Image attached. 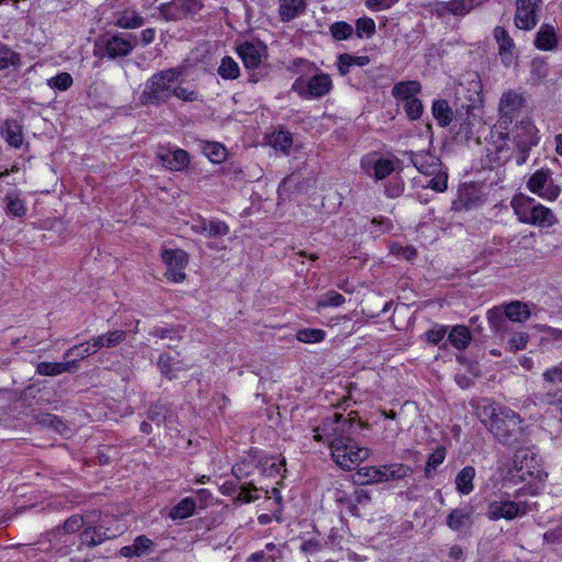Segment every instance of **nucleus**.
Listing matches in <instances>:
<instances>
[{
	"mask_svg": "<svg viewBox=\"0 0 562 562\" xmlns=\"http://www.w3.org/2000/svg\"><path fill=\"white\" fill-rule=\"evenodd\" d=\"M493 37L498 45V55L502 63L509 67L515 59L516 45L507 30L503 26H496L493 30Z\"/></svg>",
	"mask_w": 562,
	"mask_h": 562,
	"instance_id": "obj_19",
	"label": "nucleus"
},
{
	"mask_svg": "<svg viewBox=\"0 0 562 562\" xmlns=\"http://www.w3.org/2000/svg\"><path fill=\"white\" fill-rule=\"evenodd\" d=\"M477 416L499 442L510 446L517 441L521 418L513 409L490 403L479 406Z\"/></svg>",
	"mask_w": 562,
	"mask_h": 562,
	"instance_id": "obj_2",
	"label": "nucleus"
},
{
	"mask_svg": "<svg viewBox=\"0 0 562 562\" xmlns=\"http://www.w3.org/2000/svg\"><path fill=\"white\" fill-rule=\"evenodd\" d=\"M542 379L550 385H553L554 383H562V362L547 369L542 373Z\"/></svg>",
	"mask_w": 562,
	"mask_h": 562,
	"instance_id": "obj_59",
	"label": "nucleus"
},
{
	"mask_svg": "<svg viewBox=\"0 0 562 562\" xmlns=\"http://www.w3.org/2000/svg\"><path fill=\"white\" fill-rule=\"evenodd\" d=\"M351 414L344 417L342 414L335 413L331 417L323 419L314 429V439L328 442L334 462L346 471L356 469L370 456L368 448L360 447L355 441V436L366 427V424L351 417Z\"/></svg>",
	"mask_w": 562,
	"mask_h": 562,
	"instance_id": "obj_1",
	"label": "nucleus"
},
{
	"mask_svg": "<svg viewBox=\"0 0 562 562\" xmlns=\"http://www.w3.org/2000/svg\"><path fill=\"white\" fill-rule=\"evenodd\" d=\"M403 108L409 120H418L423 114L422 101L417 98L403 102Z\"/></svg>",
	"mask_w": 562,
	"mask_h": 562,
	"instance_id": "obj_52",
	"label": "nucleus"
},
{
	"mask_svg": "<svg viewBox=\"0 0 562 562\" xmlns=\"http://www.w3.org/2000/svg\"><path fill=\"white\" fill-rule=\"evenodd\" d=\"M150 335L157 337L159 339H170V340H180L181 336L176 327H154L150 331Z\"/></svg>",
	"mask_w": 562,
	"mask_h": 562,
	"instance_id": "obj_55",
	"label": "nucleus"
},
{
	"mask_svg": "<svg viewBox=\"0 0 562 562\" xmlns=\"http://www.w3.org/2000/svg\"><path fill=\"white\" fill-rule=\"evenodd\" d=\"M471 85L473 86V95L470 97L472 104L467 105L465 116L457 120L459 127L456 131L454 137L458 142L467 143L471 140L475 134L474 127L479 122L476 115L471 112V109L474 108L476 102H481V85L480 81H472Z\"/></svg>",
	"mask_w": 562,
	"mask_h": 562,
	"instance_id": "obj_8",
	"label": "nucleus"
},
{
	"mask_svg": "<svg viewBox=\"0 0 562 562\" xmlns=\"http://www.w3.org/2000/svg\"><path fill=\"white\" fill-rule=\"evenodd\" d=\"M361 169L376 181L383 180L395 170L394 161L389 158L376 157L375 153L364 156L360 161Z\"/></svg>",
	"mask_w": 562,
	"mask_h": 562,
	"instance_id": "obj_13",
	"label": "nucleus"
},
{
	"mask_svg": "<svg viewBox=\"0 0 562 562\" xmlns=\"http://www.w3.org/2000/svg\"><path fill=\"white\" fill-rule=\"evenodd\" d=\"M375 33V22L373 19L363 16L356 21V34L358 37H372Z\"/></svg>",
	"mask_w": 562,
	"mask_h": 562,
	"instance_id": "obj_48",
	"label": "nucleus"
},
{
	"mask_svg": "<svg viewBox=\"0 0 562 562\" xmlns=\"http://www.w3.org/2000/svg\"><path fill=\"white\" fill-rule=\"evenodd\" d=\"M267 465H268V461L262 463L261 461L257 460L256 456L249 454L248 458L244 459L241 462L236 463L232 468V474L237 480L240 481L245 477H248L251 474L252 469L255 467H262L263 472L268 471L269 475H274V474L279 473L280 465L277 464L276 462H272L271 464H269L268 468H267Z\"/></svg>",
	"mask_w": 562,
	"mask_h": 562,
	"instance_id": "obj_18",
	"label": "nucleus"
},
{
	"mask_svg": "<svg viewBox=\"0 0 562 562\" xmlns=\"http://www.w3.org/2000/svg\"><path fill=\"white\" fill-rule=\"evenodd\" d=\"M41 423L47 425L48 427L53 428L55 431L59 434H63L67 429L66 424L55 415H45L42 418Z\"/></svg>",
	"mask_w": 562,
	"mask_h": 562,
	"instance_id": "obj_63",
	"label": "nucleus"
},
{
	"mask_svg": "<svg viewBox=\"0 0 562 562\" xmlns=\"http://www.w3.org/2000/svg\"><path fill=\"white\" fill-rule=\"evenodd\" d=\"M132 544L134 546V548L139 557H142L144 554H148L149 552L153 551V548H154L153 540L143 535L136 537Z\"/></svg>",
	"mask_w": 562,
	"mask_h": 562,
	"instance_id": "obj_60",
	"label": "nucleus"
},
{
	"mask_svg": "<svg viewBox=\"0 0 562 562\" xmlns=\"http://www.w3.org/2000/svg\"><path fill=\"white\" fill-rule=\"evenodd\" d=\"M157 366L161 372L162 375H165L167 379L172 380L176 378L177 372L182 370V362L175 360L173 357H171L167 352L160 353L158 358Z\"/></svg>",
	"mask_w": 562,
	"mask_h": 562,
	"instance_id": "obj_33",
	"label": "nucleus"
},
{
	"mask_svg": "<svg viewBox=\"0 0 562 562\" xmlns=\"http://www.w3.org/2000/svg\"><path fill=\"white\" fill-rule=\"evenodd\" d=\"M217 74L225 80H234L239 77L240 68L239 65L231 56H225L221 60V65L217 68Z\"/></svg>",
	"mask_w": 562,
	"mask_h": 562,
	"instance_id": "obj_41",
	"label": "nucleus"
},
{
	"mask_svg": "<svg viewBox=\"0 0 562 562\" xmlns=\"http://www.w3.org/2000/svg\"><path fill=\"white\" fill-rule=\"evenodd\" d=\"M473 510L470 507H460L452 509L447 516L446 524L452 531H462L472 526Z\"/></svg>",
	"mask_w": 562,
	"mask_h": 562,
	"instance_id": "obj_22",
	"label": "nucleus"
},
{
	"mask_svg": "<svg viewBox=\"0 0 562 562\" xmlns=\"http://www.w3.org/2000/svg\"><path fill=\"white\" fill-rule=\"evenodd\" d=\"M92 355H94V353H93V351H91L90 344L83 342V344L75 345V346L70 347L69 349H67L64 353V358L68 359L70 357H75L79 361V360H83L85 358L92 356Z\"/></svg>",
	"mask_w": 562,
	"mask_h": 562,
	"instance_id": "obj_50",
	"label": "nucleus"
},
{
	"mask_svg": "<svg viewBox=\"0 0 562 562\" xmlns=\"http://www.w3.org/2000/svg\"><path fill=\"white\" fill-rule=\"evenodd\" d=\"M404 187V181L401 178L392 179L386 183L384 193L387 198L395 199L402 195Z\"/></svg>",
	"mask_w": 562,
	"mask_h": 562,
	"instance_id": "obj_57",
	"label": "nucleus"
},
{
	"mask_svg": "<svg viewBox=\"0 0 562 562\" xmlns=\"http://www.w3.org/2000/svg\"><path fill=\"white\" fill-rule=\"evenodd\" d=\"M358 476L362 479V484L382 483L381 465L380 467H363L357 472Z\"/></svg>",
	"mask_w": 562,
	"mask_h": 562,
	"instance_id": "obj_46",
	"label": "nucleus"
},
{
	"mask_svg": "<svg viewBox=\"0 0 562 562\" xmlns=\"http://www.w3.org/2000/svg\"><path fill=\"white\" fill-rule=\"evenodd\" d=\"M72 85V77L68 72H60L48 80V86L60 91L69 89Z\"/></svg>",
	"mask_w": 562,
	"mask_h": 562,
	"instance_id": "obj_53",
	"label": "nucleus"
},
{
	"mask_svg": "<svg viewBox=\"0 0 562 562\" xmlns=\"http://www.w3.org/2000/svg\"><path fill=\"white\" fill-rule=\"evenodd\" d=\"M533 396L541 405H555L558 402H562V389L550 386L543 392L535 393Z\"/></svg>",
	"mask_w": 562,
	"mask_h": 562,
	"instance_id": "obj_44",
	"label": "nucleus"
},
{
	"mask_svg": "<svg viewBox=\"0 0 562 562\" xmlns=\"http://www.w3.org/2000/svg\"><path fill=\"white\" fill-rule=\"evenodd\" d=\"M476 471L473 467H464L456 476V488L460 494L468 495L473 488V480Z\"/></svg>",
	"mask_w": 562,
	"mask_h": 562,
	"instance_id": "obj_29",
	"label": "nucleus"
},
{
	"mask_svg": "<svg viewBox=\"0 0 562 562\" xmlns=\"http://www.w3.org/2000/svg\"><path fill=\"white\" fill-rule=\"evenodd\" d=\"M490 326L495 333L503 334L507 331L509 319L502 307H493L487 312Z\"/></svg>",
	"mask_w": 562,
	"mask_h": 562,
	"instance_id": "obj_36",
	"label": "nucleus"
},
{
	"mask_svg": "<svg viewBox=\"0 0 562 562\" xmlns=\"http://www.w3.org/2000/svg\"><path fill=\"white\" fill-rule=\"evenodd\" d=\"M304 0H280L279 13L283 22L296 18L305 9Z\"/></svg>",
	"mask_w": 562,
	"mask_h": 562,
	"instance_id": "obj_31",
	"label": "nucleus"
},
{
	"mask_svg": "<svg viewBox=\"0 0 562 562\" xmlns=\"http://www.w3.org/2000/svg\"><path fill=\"white\" fill-rule=\"evenodd\" d=\"M446 448L443 446H439L436 450L428 457L425 467V476L427 479H431L435 475L437 467H439L446 459Z\"/></svg>",
	"mask_w": 562,
	"mask_h": 562,
	"instance_id": "obj_42",
	"label": "nucleus"
},
{
	"mask_svg": "<svg viewBox=\"0 0 562 562\" xmlns=\"http://www.w3.org/2000/svg\"><path fill=\"white\" fill-rule=\"evenodd\" d=\"M537 133L538 130L530 122L521 123V126L517 130L514 137L516 146L521 154L518 164H524L531 147L538 144Z\"/></svg>",
	"mask_w": 562,
	"mask_h": 562,
	"instance_id": "obj_16",
	"label": "nucleus"
},
{
	"mask_svg": "<svg viewBox=\"0 0 562 562\" xmlns=\"http://www.w3.org/2000/svg\"><path fill=\"white\" fill-rule=\"evenodd\" d=\"M524 104L525 99L521 93L512 89L505 91L498 103L502 123H512L516 113L524 106Z\"/></svg>",
	"mask_w": 562,
	"mask_h": 562,
	"instance_id": "obj_15",
	"label": "nucleus"
},
{
	"mask_svg": "<svg viewBox=\"0 0 562 562\" xmlns=\"http://www.w3.org/2000/svg\"><path fill=\"white\" fill-rule=\"evenodd\" d=\"M413 469L409 465L403 463H392L381 465L382 482L400 481L407 476H411Z\"/></svg>",
	"mask_w": 562,
	"mask_h": 562,
	"instance_id": "obj_26",
	"label": "nucleus"
},
{
	"mask_svg": "<svg viewBox=\"0 0 562 562\" xmlns=\"http://www.w3.org/2000/svg\"><path fill=\"white\" fill-rule=\"evenodd\" d=\"M161 260L167 266L165 276L167 279L179 283L186 279L184 269L189 262L188 254L179 248L161 250Z\"/></svg>",
	"mask_w": 562,
	"mask_h": 562,
	"instance_id": "obj_9",
	"label": "nucleus"
},
{
	"mask_svg": "<svg viewBox=\"0 0 562 562\" xmlns=\"http://www.w3.org/2000/svg\"><path fill=\"white\" fill-rule=\"evenodd\" d=\"M80 546L95 547L104 542L109 537L101 527H87L79 536Z\"/></svg>",
	"mask_w": 562,
	"mask_h": 562,
	"instance_id": "obj_34",
	"label": "nucleus"
},
{
	"mask_svg": "<svg viewBox=\"0 0 562 562\" xmlns=\"http://www.w3.org/2000/svg\"><path fill=\"white\" fill-rule=\"evenodd\" d=\"M202 151L214 164L223 162L227 156L226 148L216 142H205Z\"/></svg>",
	"mask_w": 562,
	"mask_h": 562,
	"instance_id": "obj_40",
	"label": "nucleus"
},
{
	"mask_svg": "<svg viewBox=\"0 0 562 562\" xmlns=\"http://www.w3.org/2000/svg\"><path fill=\"white\" fill-rule=\"evenodd\" d=\"M156 158L166 169L171 171H182L190 162L189 153L180 148L175 150L160 148Z\"/></svg>",
	"mask_w": 562,
	"mask_h": 562,
	"instance_id": "obj_17",
	"label": "nucleus"
},
{
	"mask_svg": "<svg viewBox=\"0 0 562 562\" xmlns=\"http://www.w3.org/2000/svg\"><path fill=\"white\" fill-rule=\"evenodd\" d=\"M181 71L178 68H169L155 72L147 79L139 95V102L146 106H159L171 98L173 83L177 82Z\"/></svg>",
	"mask_w": 562,
	"mask_h": 562,
	"instance_id": "obj_3",
	"label": "nucleus"
},
{
	"mask_svg": "<svg viewBox=\"0 0 562 562\" xmlns=\"http://www.w3.org/2000/svg\"><path fill=\"white\" fill-rule=\"evenodd\" d=\"M333 88L329 75L318 74L313 76L304 86L301 78L296 79L292 89L305 99H317L327 94Z\"/></svg>",
	"mask_w": 562,
	"mask_h": 562,
	"instance_id": "obj_10",
	"label": "nucleus"
},
{
	"mask_svg": "<svg viewBox=\"0 0 562 562\" xmlns=\"http://www.w3.org/2000/svg\"><path fill=\"white\" fill-rule=\"evenodd\" d=\"M36 373L44 376H55L61 374L60 362L42 361L36 366Z\"/></svg>",
	"mask_w": 562,
	"mask_h": 562,
	"instance_id": "obj_54",
	"label": "nucleus"
},
{
	"mask_svg": "<svg viewBox=\"0 0 562 562\" xmlns=\"http://www.w3.org/2000/svg\"><path fill=\"white\" fill-rule=\"evenodd\" d=\"M5 210L7 213L15 216V217H22L26 213V207L24 205V202L14 193H9L5 196Z\"/></svg>",
	"mask_w": 562,
	"mask_h": 562,
	"instance_id": "obj_45",
	"label": "nucleus"
},
{
	"mask_svg": "<svg viewBox=\"0 0 562 562\" xmlns=\"http://www.w3.org/2000/svg\"><path fill=\"white\" fill-rule=\"evenodd\" d=\"M172 417V412L170 406L161 401H157L154 405H151L147 412V418L151 422H155L158 426L160 423H168Z\"/></svg>",
	"mask_w": 562,
	"mask_h": 562,
	"instance_id": "obj_35",
	"label": "nucleus"
},
{
	"mask_svg": "<svg viewBox=\"0 0 562 562\" xmlns=\"http://www.w3.org/2000/svg\"><path fill=\"white\" fill-rule=\"evenodd\" d=\"M85 525L83 517L81 515H72L63 525V530L66 533H74L78 531Z\"/></svg>",
	"mask_w": 562,
	"mask_h": 562,
	"instance_id": "obj_62",
	"label": "nucleus"
},
{
	"mask_svg": "<svg viewBox=\"0 0 562 562\" xmlns=\"http://www.w3.org/2000/svg\"><path fill=\"white\" fill-rule=\"evenodd\" d=\"M472 339L469 328L464 325H456L448 334V340L458 350L465 349Z\"/></svg>",
	"mask_w": 562,
	"mask_h": 562,
	"instance_id": "obj_30",
	"label": "nucleus"
},
{
	"mask_svg": "<svg viewBox=\"0 0 562 562\" xmlns=\"http://www.w3.org/2000/svg\"><path fill=\"white\" fill-rule=\"evenodd\" d=\"M447 326L436 324L432 328L425 333V336L428 342L438 345L447 335Z\"/></svg>",
	"mask_w": 562,
	"mask_h": 562,
	"instance_id": "obj_56",
	"label": "nucleus"
},
{
	"mask_svg": "<svg viewBox=\"0 0 562 562\" xmlns=\"http://www.w3.org/2000/svg\"><path fill=\"white\" fill-rule=\"evenodd\" d=\"M195 510V501L192 497L182 498L169 513V517L173 520L184 519L193 515Z\"/></svg>",
	"mask_w": 562,
	"mask_h": 562,
	"instance_id": "obj_38",
	"label": "nucleus"
},
{
	"mask_svg": "<svg viewBox=\"0 0 562 562\" xmlns=\"http://www.w3.org/2000/svg\"><path fill=\"white\" fill-rule=\"evenodd\" d=\"M145 20L135 10L126 9L114 14L113 24L121 29L134 30L143 26Z\"/></svg>",
	"mask_w": 562,
	"mask_h": 562,
	"instance_id": "obj_25",
	"label": "nucleus"
},
{
	"mask_svg": "<svg viewBox=\"0 0 562 562\" xmlns=\"http://www.w3.org/2000/svg\"><path fill=\"white\" fill-rule=\"evenodd\" d=\"M528 189L548 200H555L560 194V189L550 181V171L544 169L536 171L529 178Z\"/></svg>",
	"mask_w": 562,
	"mask_h": 562,
	"instance_id": "obj_14",
	"label": "nucleus"
},
{
	"mask_svg": "<svg viewBox=\"0 0 562 562\" xmlns=\"http://www.w3.org/2000/svg\"><path fill=\"white\" fill-rule=\"evenodd\" d=\"M409 160L414 167L424 175H435L439 168V160L428 151H409Z\"/></svg>",
	"mask_w": 562,
	"mask_h": 562,
	"instance_id": "obj_21",
	"label": "nucleus"
},
{
	"mask_svg": "<svg viewBox=\"0 0 562 562\" xmlns=\"http://www.w3.org/2000/svg\"><path fill=\"white\" fill-rule=\"evenodd\" d=\"M137 46V36L130 33H106L94 43V56L116 59L128 56Z\"/></svg>",
	"mask_w": 562,
	"mask_h": 562,
	"instance_id": "obj_6",
	"label": "nucleus"
},
{
	"mask_svg": "<svg viewBox=\"0 0 562 562\" xmlns=\"http://www.w3.org/2000/svg\"><path fill=\"white\" fill-rule=\"evenodd\" d=\"M345 303V297L336 292V291H329L327 292L322 300L318 302V305L321 307H328V306H340Z\"/></svg>",
	"mask_w": 562,
	"mask_h": 562,
	"instance_id": "obj_61",
	"label": "nucleus"
},
{
	"mask_svg": "<svg viewBox=\"0 0 562 562\" xmlns=\"http://www.w3.org/2000/svg\"><path fill=\"white\" fill-rule=\"evenodd\" d=\"M557 44L558 38L554 29L547 24L542 25L536 35V47L541 50H552Z\"/></svg>",
	"mask_w": 562,
	"mask_h": 562,
	"instance_id": "obj_28",
	"label": "nucleus"
},
{
	"mask_svg": "<svg viewBox=\"0 0 562 562\" xmlns=\"http://www.w3.org/2000/svg\"><path fill=\"white\" fill-rule=\"evenodd\" d=\"M104 338L105 348H113L117 345L122 344L126 339V331L124 330H113L105 334H102Z\"/></svg>",
	"mask_w": 562,
	"mask_h": 562,
	"instance_id": "obj_58",
	"label": "nucleus"
},
{
	"mask_svg": "<svg viewBox=\"0 0 562 562\" xmlns=\"http://www.w3.org/2000/svg\"><path fill=\"white\" fill-rule=\"evenodd\" d=\"M432 115L442 127L448 126L453 119V112L446 100H436L432 103Z\"/></svg>",
	"mask_w": 562,
	"mask_h": 562,
	"instance_id": "obj_37",
	"label": "nucleus"
},
{
	"mask_svg": "<svg viewBox=\"0 0 562 562\" xmlns=\"http://www.w3.org/2000/svg\"><path fill=\"white\" fill-rule=\"evenodd\" d=\"M203 8V0H172L161 5V14L166 20L179 21L193 16Z\"/></svg>",
	"mask_w": 562,
	"mask_h": 562,
	"instance_id": "obj_11",
	"label": "nucleus"
},
{
	"mask_svg": "<svg viewBox=\"0 0 562 562\" xmlns=\"http://www.w3.org/2000/svg\"><path fill=\"white\" fill-rule=\"evenodd\" d=\"M541 0H517L514 22L519 30L529 31L538 23Z\"/></svg>",
	"mask_w": 562,
	"mask_h": 562,
	"instance_id": "obj_12",
	"label": "nucleus"
},
{
	"mask_svg": "<svg viewBox=\"0 0 562 562\" xmlns=\"http://www.w3.org/2000/svg\"><path fill=\"white\" fill-rule=\"evenodd\" d=\"M21 66V56L8 45L0 43V71L16 70Z\"/></svg>",
	"mask_w": 562,
	"mask_h": 562,
	"instance_id": "obj_32",
	"label": "nucleus"
},
{
	"mask_svg": "<svg viewBox=\"0 0 562 562\" xmlns=\"http://www.w3.org/2000/svg\"><path fill=\"white\" fill-rule=\"evenodd\" d=\"M0 133L9 146L20 148L23 145V126L18 121L5 120L0 127Z\"/></svg>",
	"mask_w": 562,
	"mask_h": 562,
	"instance_id": "obj_23",
	"label": "nucleus"
},
{
	"mask_svg": "<svg viewBox=\"0 0 562 562\" xmlns=\"http://www.w3.org/2000/svg\"><path fill=\"white\" fill-rule=\"evenodd\" d=\"M481 3L482 0H449L440 2L439 5L445 12L456 16H464Z\"/></svg>",
	"mask_w": 562,
	"mask_h": 562,
	"instance_id": "obj_24",
	"label": "nucleus"
},
{
	"mask_svg": "<svg viewBox=\"0 0 562 562\" xmlns=\"http://www.w3.org/2000/svg\"><path fill=\"white\" fill-rule=\"evenodd\" d=\"M245 68L249 71L248 81L258 83L270 74V66L265 64L267 59V46L262 42H244L236 48Z\"/></svg>",
	"mask_w": 562,
	"mask_h": 562,
	"instance_id": "obj_4",
	"label": "nucleus"
},
{
	"mask_svg": "<svg viewBox=\"0 0 562 562\" xmlns=\"http://www.w3.org/2000/svg\"><path fill=\"white\" fill-rule=\"evenodd\" d=\"M296 338L305 344L321 342L325 338V331L316 328H304L296 333Z\"/></svg>",
	"mask_w": 562,
	"mask_h": 562,
	"instance_id": "obj_47",
	"label": "nucleus"
},
{
	"mask_svg": "<svg viewBox=\"0 0 562 562\" xmlns=\"http://www.w3.org/2000/svg\"><path fill=\"white\" fill-rule=\"evenodd\" d=\"M422 86L418 81H401L397 82L393 89L392 94L394 98L400 99L402 102L415 99L416 94L420 92Z\"/></svg>",
	"mask_w": 562,
	"mask_h": 562,
	"instance_id": "obj_27",
	"label": "nucleus"
},
{
	"mask_svg": "<svg viewBox=\"0 0 562 562\" xmlns=\"http://www.w3.org/2000/svg\"><path fill=\"white\" fill-rule=\"evenodd\" d=\"M512 206L519 222L540 227H551L557 223L552 211L529 196L519 194L514 196Z\"/></svg>",
	"mask_w": 562,
	"mask_h": 562,
	"instance_id": "obj_5",
	"label": "nucleus"
},
{
	"mask_svg": "<svg viewBox=\"0 0 562 562\" xmlns=\"http://www.w3.org/2000/svg\"><path fill=\"white\" fill-rule=\"evenodd\" d=\"M270 144L274 149L288 153L293 144L292 134L283 130L274 132L270 137Z\"/></svg>",
	"mask_w": 562,
	"mask_h": 562,
	"instance_id": "obj_43",
	"label": "nucleus"
},
{
	"mask_svg": "<svg viewBox=\"0 0 562 562\" xmlns=\"http://www.w3.org/2000/svg\"><path fill=\"white\" fill-rule=\"evenodd\" d=\"M171 97H177L178 99L183 101H194L198 99L196 92L177 86L176 83H173L172 86Z\"/></svg>",
	"mask_w": 562,
	"mask_h": 562,
	"instance_id": "obj_64",
	"label": "nucleus"
},
{
	"mask_svg": "<svg viewBox=\"0 0 562 562\" xmlns=\"http://www.w3.org/2000/svg\"><path fill=\"white\" fill-rule=\"evenodd\" d=\"M229 233L228 225L220 220H210L207 222V237L217 238L226 236Z\"/></svg>",
	"mask_w": 562,
	"mask_h": 562,
	"instance_id": "obj_51",
	"label": "nucleus"
},
{
	"mask_svg": "<svg viewBox=\"0 0 562 562\" xmlns=\"http://www.w3.org/2000/svg\"><path fill=\"white\" fill-rule=\"evenodd\" d=\"M530 512V507L526 502L517 503L510 499L501 498L488 504L486 517L490 520L506 519L513 520L522 517Z\"/></svg>",
	"mask_w": 562,
	"mask_h": 562,
	"instance_id": "obj_7",
	"label": "nucleus"
},
{
	"mask_svg": "<svg viewBox=\"0 0 562 562\" xmlns=\"http://www.w3.org/2000/svg\"><path fill=\"white\" fill-rule=\"evenodd\" d=\"M505 313L512 322H525L530 317L528 306L519 301L510 302L505 306Z\"/></svg>",
	"mask_w": 562,
	"mask_h": 562,
	"instance_id": "obj_39",
	"label": "nucleus"
},
{
	"mask_svg": "<svg viewBox=\"0 0 562 562\" xmlns=\"http://www.w3.org/2000/svg\"><path fill=\"white\" fill-rule=\"evenodd\" d=\"M514 468L520 473L519 477L526 480V475L532 476L537 467L535 454L526 448H520L514 454Z\"/></svg>",
	"mask_w": 562,
	"mask_h": 562,
	"instance_id": "obj_20",
	"label": "nucleus"
},
{
	"mask_svg": "<svg viewBox=\"0 0 562 562\" xmlns=\"http://www.w3.org/2000/svg\"><path fill=\"white\" fill-rule=\"evenodd\" d=\"M329 31L336 41L348 40L353 34V27L344 21L333 23Z\"/></svg>",
	"mask_w": 562,
	"mask_h": 562,
	"instance_id": "obj_49",
	"label": "nucleus"
}]
</instances>
